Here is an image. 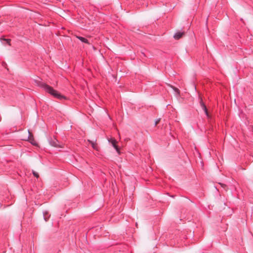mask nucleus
I'll return each mask as SVG.
<instances>
[{
  "instance_id": "obj_13",
  "label": "nucleus",
  "mask_w": 253,
  "mask_h": 253,
  "mask_svg": "<svg viewBox=\"0 0 253 253\" xmlns=\"http://www.w3.org/2000/svg\"><path fill=\"white\" fill-rule=\"evenodd\" d=\"M158 122H159V121H156V123H155V125H157V124L158 123Z\"/></svg>"
},
{
  "instance_id": "obj_7",
  "label": "nucleus",
  "mask_w": 253,
  "mask_h": 253,
  "mask_svg": "<svg viewBox=\"0 0 253 253\" xmlns=\"http://www.w3.org/2000/svg\"><path fill=\"white\" fill-rule=\"evenodd\" d=\"M76 38L77 39H78L79 40H80L82 42L89 44V42L86 39H85L84 37H82L81 36H76Z\"/></svg>"
},
{
  "instance_id": "obj_6",
  "label": "nucleus",
  "mask_w": 253,
  "mask_h": 253,
  "mask_svg": "<svg viewBox=\"0 0 253 253\" xmlns=\"http://www.w3.org/2000/svg\"><path fill=\"white\" fill-rule=\"evenodd\" d=\"M183 34H184V32H178L174 34L173 37H174V39L178 40L182 37V36H183Z\"/></svg>"
},
{
  "instance_id": "obj_11",
  "label": "nucleus",
  "mask_w": 253,
  "mask_h": 253,
  "mask_svg": "<svg viewBox=\"0 0 253 253\" xmlns=\"http://www.w3.org/2000/svg\"><path fill=\"white\" fill-rule=\"evenodd\" d=\"M4 41H6L7 43H8L9 45H10V40L9 39H4Z\"/></svg>"
},
{
  "instance_id": "obj_1",
  "label": "nucleus",
  "mask_w": 253,
  "mask_h": 253,
  "mask_svg": "<svg viewBox=\"0 0 253 253\" xmlns=\"http://www.w3.org/2000/svg\"><path fill=\"white\" fill-rule=\"evenodd\" d=\"M42 87L43 89L48 93L50 94L51 95L53 96L54 97L58 98L59 99H65L66 97L61 95L60 93H59L57 90H54L51 86L46 84H43L42 85Z\"/></svg>"
},
{
  "instance_id": "obj_10",
  "label": "nucleus",
  "mask_w": 253,
  "mask_h": 253,
  "mask_svg": "<svg viewBox=\"0 0 253 253\" xmlns=\"http://www.w3.org/2000/svg\"><path fill=\"white\" fill-rule=\"evenodd\" d=\"M33 174H34V175L35 176H36V177H37V178H38V177H39V174H38V173H37V172H35V171H33Z\"/></svg>"
},
{
  "instance_id": "obj_4",
  "label": "nucleus",
  "mask_w": 253,
  "mask_h": 253,
  "mask_svg": "<svg viewBox=\"0 0 253 253\" xmlns=\"http://www.w3.org/2000/svg\"><path fill=\"white\" fill-rule=\"evenodd\" d=\"M49 143L52 146L60 148L62 147V146L59 144V142L56 139L51 140L49 142Z\"/></svg>"
},
{
  "instance_id": "obj_3",
  "label": "nucleus",
  "mask_w": 253,
  "mask_h": 253,
  "mask_svg": "<svg viewBox=\"0 0 253 253\" xmlns=\"http://www.w3.org/2000/svg\"><path fill=\"white\" fill-rule=\"evenodd\" d=\"M29 136L28 137V140L31 142L34 145H37V142L34 140V139L32 135V133L28 130Z\"/></svg>"
},
{
  "instance_id": "obj_2",
  "label": "nucleus",
  "mask_w": 253,
  "mask_h": 253,
  "mask_svg": "<svg viewBox=\"0 0 253 253\" xmlns=\"http://www.w3.org/2000/svg\"><path fill=\"white\" fill-rule=\"evenodd\" d=\"M110 143H111L113 147L116 149L118 154H120V150L118 146L117 145V141L114 138H110L108 139Z\"/></svg>"
},
{
  "instance_id": "obj_12",
  "label": "nucleus",
  "mask_w": 253,
  "mask_h": 253,
  "mask_svg": "<svg viewBox=\"0 0 253 253\" xmlns=\"http://www.w3.org/2000/svg\"><path fill=\"white\" fill-rule=\"evenodd\" d=\"M220 185H221V186H222V187H223V186L225 185H224V184H221V183H220Z\"/></svg>"
},
{
  "instance_id": "obj_9",
  "label": "nucleus",
  "mask_w": 253,
  "mask_h": 253,
  "mask_svg": "<svg viewBox=\"0 0 253 253\" xmlns=\"http://www.w3.org/2000/svg\"><path fill=\"white\" fill-rule=\"evenodd\" d=\"M169 85L170 87H171L173 89V90L177 93V95L179 94L180 92H179V89L177 88H176L172 85Z\"/></svg>"
},
{
  "instance_id": "obj_8",
  "label": "nucleus",
  "mask_w": 253,
  "mask_h": 253,
  "mask_svg": "<svg viewBox=\"0 0 253 253\" xmlns=\"http://www.w3.org/2000/svg\"><path fill=\"white\" fill-rule=\"evenodd\" d=\"M88 141L90 142V143L91 144V146L92 147V148L94 149V150H97V146L95 142H93V141H90V140H88Z\"/></svg>"
},
{
  "instance_id": "obj_14",
  "label": "nucleus",
  "mask_w": 253,
  "mask_h": 253,
  "mask_svg": "<svg viewBox=\"0 0 253 253\" xmlns=\"http://www.w3.org/2000/svg\"><path fill=\"white\" fill-rule=\"evenodd\" d=\"M44 219H45V220L46 221L47 220V219L46 217H44Z\"/></svg>"
},
{
  "instance_id": "obj_5",
  "label": "nucleus",
  "mask_w": 253,
  "mask_h": 253,
  "mask_svg": "<svg viewBox=\"0 0 253 253\" xmlns=\"http://www.w3.org/2000/svg\"><path fill=\"white\" fill-rule=\"evenodd\" d=\"M200 105H201L202 108L204 111V112L206 113V115L208 117L209 116V114H208V110H207V107H206L205 104L204 103V102L202 101V100L200 101Z\"/></svg>"
}]
</instances>
